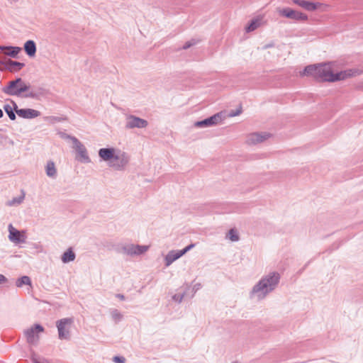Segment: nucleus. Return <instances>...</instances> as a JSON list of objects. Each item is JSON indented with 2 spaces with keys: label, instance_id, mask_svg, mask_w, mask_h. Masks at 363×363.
Masks as SVG:
<instances>
[{
  "label": "nucleus",
  "instance_id": "obj_3",
  "mask_svg": "<svg viewBox=\"0 0 363 363\" xmlns=\"http://www.w3.org/2000/svg\"><path fill=\"white\" fill-rule=\"evenodd\" d=\"M99 157L117 171H123L128 165L130 156L128 153L114 147L101 148L99 150Z\"/></svg>",
  "mask_w": 363,
  "mask_h": 363
},
{
  "label": "nucleus",
  "instance_id": "obj_16",
  "mask_svg": "<svg viewBox=\"0 0 363 363\" xmlns=\"http://www.w3.org/2000/svg\"><path fill=\"white\" fill-rule=\"evenodd\" d=\"M182 255L180 250H171L164 257L165 266H170L174 261L180 258Z\"/></svg>",
  "mask_w": 363,
  "mask_h": 363
},
{
  "label": "nucleus",
  "instance_id": "obj_39",
  "mask_svg": "<svg viewBox=\"0 0 363 363\" xmlns=\"http://www.w3.org/2000/svg\"><path fill=\"white\" fill-rule=\"evenodd\" d=\"M272 45H266L264 46V48H270V47H272Z\"/></svg>",
  "mask_w": 363,
  "mask_h": 363
},
{
  "label": "nucleus",
  "instance_id": "obj_28",
  "mask_svg": "<svg viewBox=\"0 0 363 363\" xmlns=\"http://www.w3.org/2000/svg\"><path fill=\"white\" fill-rule=\"evenodd\" d=\"M227 237L229 240H230L233 242H237L239 240L240 238L237 233V230L232 228L228 231Z\"/></svg>",
  "mask_w": 363,
  "mask_h": 363
},
{
  "label": "nucleus",
  "instance_id": "obj_20",
  "mask_svg": "<svg viewBox=\"0 0 363 363\" xmlns=\"http://www.w3.org/2000/svg\"><path fill=\"white\" fill-rule=\"evenodd\" d=\"M76 258V254L71 247L68 248L62 255L61 260L63 263L73 262Z\"/></svg>",
  "mask_w": 363,
  "mask_h": 363
},
{
  "label": "nucleus",
  "instance_id": "obj_27",
  "mask_svg": "<svg viewBox=\"0 0 363 363\" xmlns=\"http://www.w3.org/2000/svg\"><path fill=\"white\" fill-rule=\"evenodd\" d=\"M59 135L62 139L71 140L73 143V146L79 141L76 137L68 135L65 132H60Z\"/></svg>",
  "mask_w": 363,
  "mask_h": 363
},
{
  "label": "nucleus",
  "instance_id": "obj_40",
  "mask_svg": "<svg viewBox=\"0 0 363 363\" xmlns=\"http://www.w3.org/2000/svg\"><path fill=\"white\" fill-rule=\"evenodd\" d=\"M232 363H240V362H238V361H234V362H233Z\"/></svg>",
  "mask_w": 363,
  "mask_h": 363
},
{
  "label": "nucleus",
  "instance_id": "obj_26",
  "mask_svg": "<svg viewBox=\"0 0 363 363\" xmlns=\"http://www.w3.org/2000/svg\"><path fill=\"white\" fill-rule=\"evenodd\" d=\"M112 319L116 322L118 323L123 319V315L117 309H112L110 312Z\"/></svg>",
  "mask_w": 363,
  "mask_h": 363
},
{
  "label": "nucleus",
  "instance_id": "obj_38",
  "mask_svg": "<svg viewBox=\"0 0 363 363\" xmlns=\"http://www.w3.org/2000/svg\"><path fill=\"white\" fill-rule=\"evenodd\" d=\"M4 116L3 111L0 108V118H1Z\"/></svg>",
  "mask_w": 363,
  "mask_h": 363
},
{
  "label": "nucleus",
  "instance_id": "obj_35",
  "mask_svg": "<svg viewBox=\"0 0 363 363\" xmlns=\"http://www.w3.org/2000/svg\"><path fill=\"white\" fill-rule=\"evenodd\" d=\"M7 282V278L4 275L0 274V285L4 284Z\"/></svg>",
  "mask_w": 363,
  "mask_h": 363
},
{
  "label": "nucleus",
  "instance_id": "obj_12",
  "mask_svg": "<svg viewBox=\"0 0 363 363\" xmlns=\"http://www.w3.org/2000/svg\"><path fill=\"white\" fill-rule=\"evenodd\" d=\"M11 102L13 104V106H14L16 113L19 117H21L23 118L32 119L40 116V112L37 110L32 108L18 109L16 103L13 101H11Z\"/></svg>",
  "mask_w": 363,
  "mask_h": 363
},
{
  "label": "nucleus",
  "instance_id": "obj_31",
  "mask_svg": "<svg viewBox=\"0 0 363 363\" xmlns=\"http://www.w3.org/2000/svg\"><path fill=\"white\" fill-rule=\"evenodd\" d=\"M113 361L115 363H124L125 362V358L123 356H115L113 358Z\"/></svg>",
  "mask_w": 363,
  "mask_h": 363
},
{
  "label": "nucleus",
  "instance_id": "obj_6",
  "mask_svg": "<svg viewBox=\"0 0 363 363\" xmlns=\"http://www.w3.org/2000/svg\"><path fill=\"white\" fill-rule=\"evenodd\" d=\"M279 16L296 21H306L308 16L302 12L294 10L289 7L278 9Z\"/></svg>",
  "mask_w": 363,
  "mask_h": 363
},
{
  "label": "nucleus",
  "instance_id": "obj_19",
  "mask_svg": "<svg viewBox=\"0 0 363 363\" xmlns=\"http://www.w3.org/2000/svg\"><path fill=\"white\" fill-rule=\"evenodd\" d=\"M0 50H6L4 54L11 57H16L21 51V48L19 47L13 46H0Z\"/></svg>",
  "mask_w": 363,
  "mask_h": 363
},
{
  "label": "nucleus",
  "instance_id": "obj_2",
  "mask_svg": "<svg viewBox=\"0 0 363 363\" xmlns=\"http://www.w3.org/2000/svg\"><path fill=\"white\" fill-rule=\"evenodd\" d=\"M280 279L281 274L276 271H272L263 275L250 290V298L257 301L264 300L277 288Z\"/></svg>",
  "mask_w": 363,
  "mask_h": 363
},
{
  "label": "nucleus",
  "instance_id": "obj_14",
  "mask_svg": "<svg viewBox=\"0 0 363 363\" xmlns=\"http://www.w3.org/2000/svg\"><path fill=\"white\" fill-rule=\"evenodd\" d=\"M270 136L267 133H254L248 135L247 143L249 145H256L267 140Z\"/></svg>",
  "mask_w": 363,
  "mask_h": 363
},
{
  "label": "nucleus",
  "instance_id": "obj_37",
  "mask_svg": "<svg viewBox=\"0 0 363 363\" xmlns=\"http://www.w3.org/2000/svg\"><path fill=\"white\" fill-rule=\"evenodd\" d=\"M240 113V111H238L236 113H230V116H235L238 115Z\"/></svg>",
  "mask_w": 363,
  "mask_h": 363
},
{
  "label": "nucleus",
  "instance_id": "obj_5",
  "mask_svg": "<svg viewBox=\"0 0 363 363\" xmlns=\"http://www.w3.org/2000/svg\"><path fill=\"white\" fill-rule=\"evenodd\" d=\"M73 323L72 318H62L56 322L59 339L66 340L70 339V327Z\"/></svg>",
  "mask_w": 363,
  "mask_h": 363
},
{
  "label": "nucleus",
  "instance_id": "obj_7",
  "mask_svg": "<svg viewBox=\"0 0 363 363\" xmlns=\"http://www.w3.org/2000/svg\"><path fill=\"white\" fill-rule=\"evenodd\" d=\"M44 328L40 324H35L31 328L26 330L24 334L26 337V340L28 344L32 345H36L39 342L38 333H43Z\"/></svg>",
  "mask_w": 363,
  "mask_h": 363
},
{
  "label": "nucleus",
  "instance_id": "obj_18",
  "mask_svg": "<svg viewBox=\"0 0 363 363\" xmlns=\"http://www.w3.org/2000/svg\"><path fill=\"white\" fill-rule=\"evenodd\" d=\"M26 53L30 57H34L36 53V45L33 40H29L24 44Z\"/></svg>",
  "mask_w": 363,
  "mask_h": 363
},
{
  "label": "nucleus",
  "instance_id": "obj_17",
  "mask_svg": "<svg viewBox=\"0 0 363 363\" xmlns=\"http://www.w3.org/2000/svg\"><path fill=\"white\" fill-rule=\"evenodd\" d=\"M25 66V64L23 62H17V61H13L11 60H8L5 62V67L6 69H8L10 72H16L21 69Z\"/></svg>",
  "mask_w": 363,
  "mask_h": 363
},
{
  "label": "nucleus",
  "instance_id": "obj_22",
  "mask_svg": "<svg viewBox=\"0 0 363 363\" xmlns=\"http://www.w3.org/2000/svg\"><path fill=\"white\" fill-rule=\"evenodd\" d=\"M25 199V193L23 191H21V194L19 196L14 197L11 200H9L6 202V206H15L20 205Z\"/></svg>",
  "mask_w": 363,
  "mask_h": 363
},
{
  "label": "nucleus",
  "instance_id": "obj_8",
  "mask_svg": "<svg viewBox=\"0 0 363 363\" xmlns=\"http://www.w3.org/2000/svg\"><path fill=\"white\" fill-rule=\"evenodd\" d=\"M149 247L134 244H127L121 247V252L129 256H138L147 251Z\"/></svg>",
  "mask_w": 363,
  "mask_h": 363
},
{
  "label": "nucleus",
  "instance_id": "obj_29",
  "mask_svg": "<svg viewBox=\"0 0 363 363\" xmlns=\"http://www.w3.org/2000/svg\"><path fill=\"white\" fill-rule=\"evenodd\" d=\"M31 360L33 363H49V361L45 358H40L35 354L32 355Z\"/></svg>",
  "mask_w": 363,
  "mask_h": 363
},
{
  "label": "nucleus",
  "instance_id": "obj_23",
  "mask_svg": "<svg viewBox=\"0 0 363 363\" xmlns=\"http://www.w3.org/2000/svg\"><path fill=\"white\" fill-rule=\"evenodd\" d=\"M16 285L17 287H22L23 285H31V280L28 276H23L18 279Z\"/></svg>",
  "mask_w": 363,
  "mask_h": 363
},
{
  "label": "nucleus",
  "instance_id": "obj_25",
  "mask_svg": "<svg viewBox=\"0 0 363 363\" xmlns=\"http://www.w3.org/2000/svg\"><path fill=\"white\" fill-rule=\"evenodd\" d=\"M260 25V21L259 19H253L250 23L245 28L246 32L250 33L254 31Z\"/></svg>",
  "mask_w": 363,
  "mask_h": 363
},
{
  "label": "nucleus",
  "instance_id": "obj_1",
  "mask_svg": "<svg viewBox=\"0 0 363 363\" xmlns=\"http://www.w3.org/2000/svg\"><path fill=\"white\" fill-rule=\"evenodd\" d=\"M300 74L301 76H312L315 79L320 82H336L354 75V72L350 69L333 73L330 63H325L318 65H308Z\"/></svg>",
  "mask_w": 363,
  "mask_h": 363
},
{
  "label": "nucleus",
  "instance_id": "obj_11",
  "mask_svg": "<svg viewBox=\"0 0 363 363\" xmlns=\"http://www.w3.org/2000/svg\"><path fill=\"white\" fill-rule=\"evenodd\" d=\"M222 121V113H217L209 118L196 121L194 125L198 128L211 127L220 123Z\"/></svg>",
  "mask_w": 363,
  "mask_h": 363
},
{
  "label": "nucleus",
  "instance_id": "obj_32",
  "mask_svg": "<svg viewBox=\"0 0 363 363\" xmlns=\"http://www.w3.org/2000/svg\"><path fill=\"white\" fill-rule=\"evenodd\" d=\"M196 43V41L194 39L191 40L190 41H187L185 43V44L183 45V49L186 50L191 47L192 45H195Z\"/></svg>",
  "mask_w": 363,
  "mask_h": 363
},
{
  "label": "nucleus",
  "instance_id": "obj_13",
  "mask_svg": "<svg viewBox=\"0 0 363 363\" xmlns=\"http://www.w3.org/2000/svg\"><path fill=\"white\" fill-rule=\"evenodd\" d=\"M9 239L15 243H25L26 241V236L23 231L21 232L13 228L11 224L9 225Z\"/></svg>",
  "mask_w": 363,
  "mask_h": 363
},
{
  "label": "nucleus",
  "instance_id": "obj_4",
  "mask_svg": "<svg viewBox=\"0 0 363 363\" xmlns=\"http://www.w3.org/2000/svg\"><path fill=\"white\" fill-rule=\"evenodd\" d=\"M1 90L5 94L11 96L30 99H38L39 96L37 92L30 90V83L25 82L21 77H16L15 79L9 81Z\"/></svg>",
  "mask_w": 363,
  "mask_h": 363
},
{
  "label": "nucleus",
  "instance_id": "obj_34",
  "mask_svg": "<svg viewBox=\"0 0 363 363\" xmlns=\"http://www.w3.org/2000/svg\"><path fill=\"white\" fill-rule=\"evenodd\" d=\"M201 288V284L200 283H196L193 286L192 290L194 294H195L197 291H199ZM194 294H193L194 296Z\"/></svg>",
  "mask_w": 363,
  "mask_h": 363
},
{
  "label": "nucleus",
  "instance_id": "obj_21",
  "mask_svg": "<svg viewBox=\"0 0 363 363\" xmlns=\"http://www.w3.org/2000/svg\"><path fill=\"white\" fill-rule=\"evenodd\" d=\"M45 172L48 177L55 178L57 177V169L55 164L52 161H48L45 166Z\"/></svg>",
  "mask_w": 363,
  "mask_h": 363
},
{
  "label": "nucleus",
  "instance_id": "obj_30",
  "mask_svg": "<svg viewBox=\"0 0 363 363\" xmlns=\"http://www.w3.org/2000/svg\"><path fill=\"white\" fill-rule=\"evenodd\" d=\"M185 295L186 292L182 294H174L172 296V300L174 301L175 302L180 303L183 301V298Z\"/></svg>",
  "mask_w": 363,
  "mask_h": 363
},
{
  "label": "nucleus",
  "instance_id": "obj_15",
  "mask_svg": "<svg viewBox=\"0 0 363 363\" xmlns=\"http://www.w3.org/2000/svg\"><path fill=\"white\" fill-rule=\"evenodd\" d=\"M292 2L308 11H313L318 7L319 4L305 0H293Z\"/></svg>",
  "mask_w": 363,
  "mask_h": 363
},
{
  "label": "nucleus",
  "instance_id": "obj_33",
  "mask_svg": "<svg viewBox=\"0 0 363 363\" xmlns=\"http://www.w3.org/2000/svg\"><path fill=\"white\" fill-rule=\"evenodd\" d=\"M195 244L192 243L189 245H187L186 247H184L183 250H180L182 255L186 254L187 252H189L190 250H191L193 247H194Z\"/></svg>",
  "mask_w": 363,
  "mask_h": 363
},
{
  "label": "nucleus",
  "instance_id": "obj_24",
  "mask_svg": "<svg viewBox=\"0 0 363 363\" xmlns=\"http://www.w3.org/2000/svg\"><path fill=\"white\" fill-rule=\"evenodd\" d=\"M4 109L5 112L6 113V114L8 115L9 118L11 121L16 120V113H14V111H15L14 107L12 108L10 105L6 104L4 106Z\"/></svg>",
  "mask_w": 363,
  "mask_h": 363
},
{
  "label": "nucleus",
  "instance_id": "obj_10",
  "mask_svg": "<svg viewBox=\"0 0 363 363\" xmlns=\"http://www.w3.org/2000/svg\"><path fill=\"white\" fill-rule=\"evenodd\" d=\"M73 148L77 152L76 159L79 162L84 164L91 162L86 147L79 140L73 146Z\"/></svg>",
  "mask_w": 363,
  "mask_h": 363
},
{
  "label": "nucleus",
  "instance_id": "obj_9",
  "mask_svg": "<svg viewBox=\"0 0 363 363\" xmlns=\"http://www.w3.org/2000/svg\"><path fill=\"white\" fill-rule=\"evenodd\" d=\"M147 125V121L140 117L131 114L127 115L125 117V127L127 129L144 128H146Z\"/></svg>",
  "mask_w": 363,
  "mask_h": 363
},
{
  "label": "nucleus",
  "instance_id": "obj_36",
  "mask_svg": "<svg viewBox=\"0 0 363 363\" xmlns=\"http://www.w3.org/2000/svg\"><path fill=\"white\" fill-rule=\"evenodd\" d=\"M116 297L118 298L121 300H124L125 299V296L123 294H117Z\"/></svg>",
  "mask_w": 363,
  "mask_h": 363
}]
</instances>
